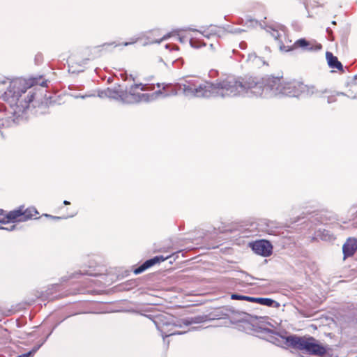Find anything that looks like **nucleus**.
<instances>
[{
	"label": "nucleus",
	"instance_id": "obj_33",
	"mask_svg": "<svg viewBox=\"0 0 357 357\" xmlns=\"http://www.w3.org/2000/svg\"><path fill=\"white\" fill-rule=\"evenodd\" d=\"M169 87H170V86H167L166 87H163V90H164V91H166V89H169Z\"/></svg>",
	"mask_w": 357,
	"mask_h": 357
},
{
	"label": "nucleus",
	"instance_id": "obj_16",
	"mask_svg": "<svg viewBox=\"0 0 357 357\" xmlns=\"http://www.w3.org/2000/svg\"><path fill=\"white\" fill-rule=\"evenodd\" d=\"M326 57L330 68H336L339 70H343V65L331 52H327L326 53Z\"/></svg>",
	"mask_w": 357,
	"mask_h": 357
},
{
	"label": "nucleus",
	"instance_id": "obj_17",
	"mask_svg": "<svg viewBox=\"0 0 357 357\" xmlns=\"http://www.w3.org/2000/svg\"><path fill=\"white\" fill-rule=\"evenodd\" d=\"M252 303H258L262 305H266L268 307L273 306V305L275 303V301L269 298H255L252 297L251 300Z\"/></svg>",
	"mask_w": 357,
	"mask_h": 357
},
{
	"label": "nucleus",
	"instance_id": "obj_3",
	"mask_svg": "<svg viewBox=\"0 0 357 357\" xmlns=\"http://www.w3.org/2000/svg\"><path fill=\"white\" fill-rule=\"evenodd\" d=\"M212 89L211 82L203 81L197 77H189L178 86V90L185 96L197 98H211Z\"/></svg>",
	"mask_w": 357,
	"mask_h": 357
},
{
	"label": "nucleus",
	"instance_id": "obj_6",
	"mask_svg": "<svg viewBox=\"0 0 357 357\" xmlns=\"http://www.w3.org/2000/svg\"><path fill=\"white\" fill-rule=\"evenodd\" d=\"M96 59V56L92 52V50L87 48L84 51L70 56L67 59L69 70L73 73L82 72L84 70V65L89 61Z\"/></svg>",
	"mask_w": 357,
	"mask_h": 357
},
{
	"label": "nucleus",
	"instance_id": "obj_10",
	"mask_svg": "<svg viewBox=\"0 0 357 357\" xmlns=\"http://www.w3.org/2000/svg\"><path fill=\"white\" fill-rule=\"evenodd\" d=\"M322 48V45L319 43L314 45L311 41L302 38L296 40L291 45V52L299 50L302 52L318 51Z\"/></svg>",
	"mask_w": 357,
	"mask_h": 357
},
{
	"label": "nucleus",
	"instance_id": "obj_8",
	"mask_svg": "<svg viewBox=\"0 0 357 357\" xmlns=\"http://www.w3.org/2000/svg\"><path fill=\"white\" fill-rule=\"evenodd\" d=\"M318 93H328V90L318 91L313 86H308L301 82L291 81V97H307Z\"/></svg>",
	"mask_w": 357,
	"mask_h": 357
},
{
	"label": "nucleus",
	"instance_id": "obj_30",
	"mask_svg": "<svg viewBox=\"0 0 357 357\" xmlns=\"http://www.w3.org/2000/svg\"><path fill=\"white\" fill-rule=\"evenodd\" d=\"M354 84H357V75H356L354 78Z\"/></svg>",
	"mask_w": 357,
	"mask_h": 357
},
{
	"label": "nucleus",
	"instance_id": "obj_15",
	"mask_svg": "<svg viewBox=\"0 0 357 357\" xmlns=\"http://www.w3.org/2000/svg\"><path fill=\"white\" fill-rule=\"evenodd\" d=\"M356 250L357 239L355 238H349L342 246L344 259L353 256Z\"/></svg>",
	"mask_w": 357,
	"mask_h": 357
},
{
	"label": "nucleus",
	"instance_id": "obj_18",
	"mask_svg": "<svg viewBox=\"0 0 357 357\" xmlns=\"http://www.w3.org/2000/svg\"><path fill=\"white\" fill-rule=\"evenodd\" d=\"M100 97L106 96L110 98L117 99L119 98H121L122 96L116 91L111 89H107L104 91H102L101 93L99 94Z\"/></svg>",
	"mask_w": 357,
	"mask_h": 357
},
{
	"label": "nucleus",
	"instance_id": "obj_14",
	"mask_svg": "<svg viewBox=\"0 0 357 357\" xmlns=\"http://www.w3.org/2000/svg\"><path fill=\"white\" fill-rule=\"evenodd\" d=\"M171 255H168L167 257L163 256H155L152 259H150L149 260H146L145 262H144L142 265H140L139 267L136 268L133 272L135 275L140 274L142 272L145 271L146 269L152 267L156 264L160 263L162 261H165L168 258H169Z\"/></svg>",
	"mask_w": 357,
	"mask_h": 357
},
{
	"label": "nucleus",
	"instance_id": "obj_22",
	"mask_svg": "<svg viewBox=\"0 0 357 357\" xmlns=\"http://www.w3.org/2000/svg\"><path fill=\"white\" fill-rule=\"evenodd\" d=\"M231 298L233 300H240V301H246L251 302L252 297L251 296H243L239 294H233L231 295Z\"/></svg>",
	"mask_w": 357,
	"mask_h": 357
},
{
	"label": "nucleus",
	"instance_id": "obj_5",
	"mask_svg": "<svg viewBox=\"0 0 357 357\" xmlns=\"http://www.w3.org/2000/svg\"><path fill=\"white\" fill-rule=\"evenodd\" d=\"M291 347L305 350L307 353L323 356L326 354V348L313 337H299L291 335Z\"/></svg>",
	"mask_w": 357,
	"mask_h": 357
},
{
	"label": "nucleus",
	"instance_id": "obj_20",
	"mask_svg": "<svg viewBox=\"0 0 357 357\" xmlns=\"http://www.w3.org/2000/svg\"><path fill=\"white\" fill-rule=\"evenodd\" d=\"M10 215V211L6 213V211L0 209V223L15 222L14 219L11 218Z\"/></svg>",
	"mask_w": 357,
	"mask_h": 357
},
{
	"label": "nucleus",
	"instance_id": "obj_7",
	"mask_svg": "<svg viewBox=\"0 0 357 357\" xmlns=\"http://www.w3.org/2000/svg\"><path fill=\"white\" fill-rule=\"evenodd\" d=\"M204 32L206 34L199 31H193L194 36L190 39V43L192 47L199 48L202 46H206V43L202 42V36L208 38L210 36H217L220 37L225 33V31L222 27L211 25Z\"/></svg>",
	"mask_w": 357,
	"mask_h": 357
},
{
	"label": "nucleus",
	"instance_id": "obj_23",
	"mask_svg": "<svg viewBox=\"0 0 357 357\" xmlns=\"http://www.w3.org/2000/svg\"><path fill=\"white\" fill-rule=\"evenodd\" d=\"M336 95L337 96H347L348 98H350L351 99H356L357 98L356 96H352V93H343V92H337Z\"/></svg>",
	"mask_w": 357,
	"mask_h": 357
},
{
	"label": "nucleus",
	"instance_id": "obj_27",
	"mask_svg": "<svg viewBox=\"0 0 357 357\" xmlns=\"http://www.w3.org/2000/svg\"><path fill=\"white\" fill-rule=\"evenodd\" d=\"M43 215L46 216V217H50V218H53V219H59L60 218L59 217L52 216V215H48V214H44Z\"/></svg>",
	"mask_w": 357,
	"mask_h": 357
},
{
	"label": "nucleus",
	"instance_id": "obj_34",
	"mask_svg": "<svg viewBox=\"0 0 357 357\" xmlns=\"http://www.w3.org/2000/svg\"><path fill=\"white\" fill-rule=\"evenodd\" d=\"M332 24H336V22L335 21H332Z\"/></svg>",
	"mask_w": 357,
	"mask_h": 357
},
{
	"label": "nucleus",
	"instance_id": "obj_24",
	"mask_svg": "<svg viewBox=\"0 0 357 357\" xmlns=\"http://www.w3.org/2000/svg\"><path fill=\"white\" fill-rule=\"evenodd\" d=\"M137 41V39H133V40H131V41H130V42L125 43L123 45H124L125 46H127V45H128L134 44V43H135Z\"/></svg>",
	"mask_w": 357,
	"mask_h": 357
},
{
	"label": "nucleus",
	"instance_id": "obj_29",
	"mask_svg": "<svg viewBox=\"0 0 357 357\" xmlns=\"http://www.w3.org/2000/svg\"><path fill=\"white\" fill-rule=\"evenodd\" d=\"M335 101V100L332 99L331 97L328 98V103H331L332 102Z\"/></svg>",
	"mask_w": 357,
	"mask_h": 357
},
{
	"label": "nucleus",
	"instance_id": "obj_26",
	"mask_svg": "<svg viewBox=\"0 0 357 357\" xmlns=\"http://www.w3.org/2000/svg\"><path fill=\"white\" fill-rule=\"evenodd\" d=\"M156 94H162L164 96H167L169 95L168 93H166V92H162L160 90H159L158 91H156L155 92Z\"/></svg>",
	"mask_w": 357,
	"mask_h": 357
},
{
	"label": "nucleus",
	"instance_id": "obj_9",
	"mask_svg": "<svg viewBox=\"0 0 357 357\" xmlns=\"http://www.w3.org/2000/svg\"><path fill=\"white\" fill-rule=\"evenodd\" d=\"M38 212L34 207L25 208L19 206L17 209L10 211V217L15 222H25L33 218H37Z\"/></svg>",
	"mask_w": 357,
	"mask_h": 357
},
{
	"label": "nucleus",
	"instance_id": "obj_31",
	"mask_svg": "<svg viewBox=\"0 0 357 357\" xmlns=\"http://www.w3.org/2000/svg\"><path fill=\"white\" fill-rule=\"evenodd\" d=\"M63 204H64L65 205H68V204H70V202H69L68 201L65 200V201L63 202Z\"/></svg>",
	"mask_w": 357,
	"mask_h": 357
},
{
	"label": "nucleus",
	"instance_id": "obj_13",
	"mask_svg": "<svg viewBox=\"0 0 357 357\" xmlns=\"http://www.w3.org/2000/svg\"><path fill=\"white\" fill-rule=\"evenodd\" d=\"M284 80L282 77H271L267 79L266 84L263 90L274 91L277 93H284L285 86L283 84Z\"/></svg>",
	"mask_w": 357,
	"mask_h": 357
},
{
	"label": "nucleus",
	"instance_id": "obj_1",
	"mask_svg": "<svg viewBox=\"0 0 357 357\" xmlns=\"http://www.w3.org/2000/svg\"><path fill=\"white\" fill-rule=\"evenodd\" d=\"M38 84H39L38 79L36 77L13 79L4 92L3 98L11 107L15 106L20 109H27L35 98V93L31 91L26 93L27 90ZM40 85L46 86V81H43Z\"/></svg>",
	"mask_w": 357,
	"mask_h": 357
},
{
	"label": "nucleus",
	"instance_id": "obj_2",
	"mask_svg": "<svg viewBox=\"0 0 357 357\" xmlns=\"http://www.w3.org/2000/svg\"><path fill=\"white\" fill-rule=\"evenodd\" d=\"M261 87V83L252 79L244 81L234 75H228L216 83H212L211 97L236 96L248 92V90L256 88L260 89Z\"/></svg>",
	"mask_w": 357,
	"mask_h": 357
},
{
	"label": "nucleus",
	"instance_id": "obj_19",
	"mask_svg": "<svg viewBox=\"0 0 357 357\" xmlns=\"http://www.w3.org/2000/svg\"><path fill=\"white\" fill-rule=\"evenodd\" d=\"M321 221L319 220V218L311 216L307 220H305L303 224L305 225V227L308 229H312L314 226L317 225L318 223Z\"/></svg>",
	"mask_w": 357,
	"mask_h": 357
},
{
	"label": "nucleus",
	"instance_id": "obj_4",
	"mask_svg": "<svg viewBox=\"0 0 357 357\" xmlns=\"http://www.w3.org/2000/svg\"><path fill=\"white\" fill-rule=\"evenodd\" d=\"M153 321L162 337L182 333L180 331L181 328L180 321L169 313L165 312L159 313L153 317Z\"/></svg>",
	"mask_w": 357,
	"mask_h": 357
},
{
	"label": "nucleus",
	"instance_id": "obj_21",
	"mask_svg": "<svg viewBox=\"0 0 357 357\" xmlns=\"http://www.w3.org/2000/svg\"><path fill=\"white\" fill-rule=\"evenodd\" d=\"M140 89L141 91H150L153 89V87L149 84H135L131 86V89L132 91H135L137 89Z\"/></svg>",
	"mask_w": 357,
	"mask_h": 357
},
{
	"label": "nucleus",
	"instance_id": "obj_25",
	"mask_svg": "<svg viewBox=\"0 0 357 357\" xmlns=\"http://www.w3.org/2000/svg\"><path fill=\"white\" fill-rule=\"evenodd\" d=\"M350 212H351L353 214L357 213V206H353L352 207H351Z\"/></svg>",
	"mask_w": 357,
	"mask_h": 357
},
{
	"label": "nucleus",
	"instance_id": "obj_11",
	"mask_svg": "<svg viewBox=\"0 0 357 357\" xmlns=\"http://www.w3.org/2000/svg\"><path fill=\"white\" fill-rule=\"evenodd\" d=\"M266 339L270 342L283 348L290 347V336H288L287 333L282 335L277 332L268 331L267 332Z\"/></svg>",
	"mask_w": 357,
	"mask_h": 357
},
{
	"label": "nucleus",
	"instance_id": "obj_12",
	"mask_svg": "<svg viewBox=\"0 0 357 357\" xmlns=\"http://www.w3.org/2000/svg\"><path fill=\"white\" fill-rule=\"evenodd\" d=\"M251 248L256 254L264 257L271 255L273 249L271 244L266 240L256 241L251 244Z\"/></svg>",
	"mask_w": 357,
	"mask_h": 357
},
{
	"label": "nucleus",
	"instance_id": "obj_35",
	"mask_svg": "<svg viewBox=\"0 0 357 357\" xmlns=\"http://www.w3.org/2000/svg\"><path fill=\"white\" fill-rule=\"evenodd\" d=\"M326 235L324 237H322L324 240H326Z\"/></svg>",
	"mask_w": 357,
	"mask_h": 357
},
{
	"label": "nucleus",
	"instance_id": "obj_32",
	"mask_svg": "<svg viewBox=\"0 0 357 357\" xmlns=\"http://www.w3.org/2000/svg\"><path fill=\"white\" fill-rule=\"evenodd\" d=\"M326 31L330 34L331 33V30L330 28H327Z\"/></svg>",
	"mask_w": 357,
	"mask_h": 357
},
{
	"label": "nucleus",
	"instance_id": "obj_28",
	"mask_svg": "<svg viewBox=\"0 0 357 357\" xmlns=\"http://www.w3.org/2000/svg\"><path fill=\"white\" fill-rule=\"evenodd\" d=\"M31 355V352H29L27 354H22V355H20L17 357H29V356Z\"/></svg>",
	"mask_w": 357,
	"mask_h": 357
}]
</instances>
